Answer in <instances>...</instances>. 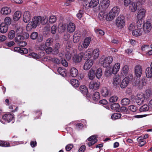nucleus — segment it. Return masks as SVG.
Here are the masks:
<instances>
[{"instance_id": "63", "label": "nucleus", "mask_w": 152, "mask_h": 152, "mask_svg": "<svg viewBox=\"0 0 152 152\" xmlns=\"http://www.w3.org/2000/svg\"><path fill=\"white\" fill-rule=\"evenodd\" d=\"M57 27L56 26H53L51 29V33L53 34L56 33L57 30Z\"/></svg>"}, {"instance_id": "12", "label": "nucleus", "mask_w": 152, "mask_h": 152, "mask_svg": "<svg viewBox=\"0 0 152 152\" xmlns=\"http://www.w3.org/2000/svg\"><path fill=\"white\" fill-rule=\"evenodd\" d=\"M145 99V95L143 93H139L136 97L135 101L138 105H141L142 104Z\"/></svg>"}, {"instance_id": "48", "label": "nucleus", "mask_w": 152, "mask_h": 152, "mask_svg": "<svg viewBox=\"0 0 152 152\" xmlns=\"http://www.w3.org/2000/svg\"><path fill=\"white\" fill-rule=\"evenodd\" d=\"M24 39V37L20 35H17V36L15 38V40L16 42H18V43L21 41L23 40Z\"/></svg>"}, {"instance_id": "54", "label": "nucleus", "mask_w": 152, "mask_h": 152, "mask_svg": "<svg viewBox=\"0 0 152 152\" xmlns=\"http://www.w3.org/2000/svg\"><path fill=\"white\" fill-rule=\"evenodd\" d=\"M118 99V97L115 96H113L111 97L109 99L110 102L114 103L116 102Z\"/></svg>"}, {"instance_id": "16", "label": "nucleus", "mask_w": 152, "mask_h": 152, "mask_svg": "<svg viewBox=\"0 0 152 152\" xmlns=\"http://www.w3.org/2000/svg\"><path fill=\"white\" fill-rule=\"evenodd\" d=\"M134 72L136 77H140L142 73L141 66L139 65L136 66L134 68Z\"/></svg>"}, {"instance_id": "39", "label": "nucleus", "mask_w": 152, "mask_h": 152, "mask_svg": "<svg viewBox=\"0 0 152 152\" xmlns=\"http://www.w3.org/2000/svg\"><path fill=\"white\" fill-rule=\"evenodd\" d=\"M102 75V70L101 68H98L96 71L95 75L98 79L101 77Z\"/></svg>"}, {"instance_id": "37", "label": "nucleus", "mask_w": 152, "mask_h": 152, "mask_svg": "<svg viewBox=\"0 0 152 152\" xmlns=\"http://www.w3.org/2000/svg\"><path fill=\"white\" fill-rule=\"evenodd\" d=\"M129 67L127 65H125L122 69L121 74L124 76H126L128 73Z\"/></svg>"}, {"instance_id": "51", "label": "nucleus", "mask_w": 152, "mask_h": 152, "mask_svg": "<svg viewBox=\"0 0 152 152\" xmlns=\"http://www.w3.org/2000/svg\"><path fill=\"white\" fill-rule=\"evenodd\" d=\"M138 20L137 22V26L138 28H141L144 22L142 21V19H137Z\"/></svg>"}, {"instance_id": "3", "label": "nucleus", "mask_w": 152, "mask_h": 152, "mask_svg": "<svg viewBox=\"0 0 152 152\" xmlns=\"http://www.w3.org/2000/svg\"><path fill=\"white\" fill-rule=\"evenodd\" d=\"M91 41V38L90 37H86L83 41L81 42L78 46V49L82 51L84 49L87 48L89 46Z\"/></svg>"}, {"instance_id": "36", "label": "nucleus", "mask_w": 152, "mask_h": 152, "mask_svg": "<svg viewBox=\"0 0 152 152\" xmlns=\"http://www.w3.org/2000/svg\"><path fill=\"white\" fill-rule=\"evenodd\" d=\"M70 83L72 86L75 87H77L79 85V83L78 80L75 79H72L70 81Z\"/></svg>"}, {"instance_id": "20", "label": "nucleus", "mask_w": 152, "mask_h": 152, "mask_svg": "<svg viewBox=\"0 0 152 152\" xmlns=\"http://www.w3.org/2000/svg\"><path fill=\"white\" fill-rule=\"evenodd\" d=\"M138 6L137 4L135 2H132L129 5V10L133 12H135L137 10Z\"/></svg>"}, {"instance_id": "53", "label": "nucleus", "mask_w": 152, "mask_h": 152, "mask_svg": "<svg viewBox=\"0 0 152 152\" xmlns=\"http://www.w3.org/2000/svg\"><path fill=\"white\" fill-rule=\"evenodd\" d=\"M53 42V39L52 38H49L46 40L45 44L47 46H50L52 44Z\"/></svg>"}, {"instance_id": "60", "label": "nucleus", "mask_w": 152, "mask_h": 152, "mask_svg": "<svg viewBox=\"0 0 152 152\" xmlns=\"http://www.w3.org/2000/svg\"><path fill=\"white\" fill-rule=\"evenodd\" d=\"M83 12H84L83 10H80L79 11L78 13L77 14L76 16L79 19H81Z\"/></svg>"}, {"instance_id": "49", "label": "nucleus", "mask_w": 152, "mask_h": 152, "mask_svg": "<svg viewBox=\"0 0 152 152\" xmlns=\"http://www.w3.org/2000/svg\"><path fill=\"white\" fill-rule=\"evenodd\" d=\"M15 36V32L13 30L10 31L8 33V38L10 39H12Z\"/></svg>"}, {"instance_id": "35", "label": "nucleus", "mask_w": 152, "mask_h": 152, "mask_svg": "<svg viewBox=\"0 0 152 152\" xmlns=\"http://www.w3.org/2000/svg\"><path fill=\"white\" fill-rule=\"evenodd\" d=\"M66 28V25L65 24L60 23L58 27V31L60 33H63L65 31Z\"/></svg>"}, {"instance_id": "64", "label": "nucleus", "mask_w": 152, "mask_h": 152, "mask_svg": "<svg viewBox=\"0 0 152 152\" xmlns=\"http://www.w3.org/2000/svg\"><path fill=\"white\" fill-rule=\"evenodd\" d=\"M120 110L121 112L125 113H126L128 109L126 107L123 106L120 108Z\"/></svg>"}, {"instance_id": "2", "label": "nucleus", "mask_w": 152, "mask_h": 152, "mask_svg": "<svg viewBox=\"0 0 152 152\" xmlns=\"http://www.w3.org/2000/svg\"><path fill=\"white\" fill-rule=\"evenodd\" d=\"M99 50L96 48L93 50L91 49H88L85 53L84 55L88 56V59L91 57L92 56L94 59L98 58L99 56Z\"/></svg>"}, {"instance_id": "23", "label": "nucleus", "mask_w": 152, "mask_h": 152, "mask_svg": "<svg viewBox=\"0 0 152 152\" xmlns=\"http://www.w3.org/2000/svg\"><path fill=\"white\" fill-rule=\"evenodd\" d=\"M121 80L120 76L118 75H115L114 76L113 83L115 86L118 85L120 82Z\"/></svg>"}, {"instance_id": "11", "label": "nucleus", "mask_w": 152, "mask_h": 152, "mask_svg": "<svg viewBox=\"0 0 152 152\" xmlns=\"http://www.w3.org/2000/svg\"><path fill=\"white\" fill-rule=\"evenodd\" d=\"M100 86V83L97 81H92L89 84V88L93 90L98 89Z\"/></svg>"}, {"instance_id": "30", "label": "nucleus", "mask_w": 152, "mask_h": 152, "mask_svg": "<svg viewBox=\"0 0 152 152\" xmlns=\"http://www.w3.org/2000/svg\"><path fill=\"white\" fill-rule=\"evenodd\" d=\"M68 31L70 33L73 32L75 29V26L74 24L70 22L68 25Z\"/></svg>"}, {"instance_id": "38", "label": "nucleus", "mask_w": 152, "mask_h": 152, "mask_svg": "<svg viewBox=\"0 0 152 152\" xmlns=\"http://www.w3.org/2000/svg\"><path fill=\"white\" fill-rule=\"evenodd\" d=\"M146 75L148 78L152 77V70L150 67H148L146 69Z\"/></svg>"}, {"instance_id": "8", "label": "nucleus", "mask_w": 152, "mask_h": 152, "mask_svg": "<svg viewBox=\"0 0 152 152\" xmlns=\"http://www.w3.org/2000/svg\"><path fill=\"white\" fill-rule=\"evenodd\" d=\"M99 3V0H91L89 3V5L87 6V4L84 5L83 8L86 10L88 9L89 7L94 8L97 6Z\"/></svg>"}, {"instance_id": "41", "label": "nucleus", "mask_w": 152, "mask_h": 152, "mask_svg": "<svg viewBox=\"0 0 152 152\" xmlns=\"http://www.w3.org/2000/svg\"><path fill=\"white\" fill-rule=\"evenodd\" d=\"M111 12H110L106 16V20L108 21H110L113 19L115 17L113 15Z\"/></svg>"}, {"instance_id": "24", "label": "nucleus", "mask_w": 152, "mask_h": 152, "mask_svg": "<svg viewBox=\"0 0 152 152\" xmlns=\"http://www.w3.org/2000/svg\"><path fill=\"white\" fill-rule=\"evenodd\" d=\"M70 75L73 77H76L78 74V72L77 69L75 67H72L69 71Z\"/></svg>"}, {"instance_id": "50", "label": "nucleus", "mask_w": 152, "mask_h": 152, "mask_svg": "<svg viewBox=\"0 0 152 152\" xmlns=\"http://www.w3.org/2000/svg\"><path fill=\"white\" fill-rule=\"evenodd\" d=\"M149 107L147 105L144 104L141 107L140 110V112L147 111L148 110Z\"/></svg>"}, {"instance_id": "18", "label": "nucleus", "mask_w": 152, "mask_h": 152, "mask_svg": "<svg viewBox=\"0 0 152 152\" xmlns=\"http://www.w3.org/2000/svg\"><path fill=\"white\" fill-rule=\"evenodd\" d=\"M96 138V135H93L90 137L88 139V140L89 141L88 144L89 146H91L97 142V140Z\"/></svg>"}, {"instance_id": "45", "label": "nucleus", "mask_w": 152, "mask_h": 152, "mask_svg": "<svg viewBox=\"0 0 152 152\" xmlns=\"http://www.w3.org/2000/svg\"><path fill=\"white\" fill-rule=\"evenodd\" d=\"M120 105L118 103L113 104L111 106V108L113 110L118 111L119 110Z\"/></svg>"}, {"instance_id": "29", "label": "nucleus", "mask_w": 152, "mask_h": 152, "mask_svg": "<svg viewBox=\"0 0 152 152\" xmlns=\"http://www.w3.org/2000/svg\"><path fill=\"white\" fill-rule=\"evenodd\" d=\"M80 90L84 95H87L88 93L87 88L84 85H81L80 87Z\"/></svg>"}, {"instance_id": "58", "label": "nucleus", "mask_w": 152, "mask_h": 152, "mask_svg": "<svg viewBox=\"0 0 152 152\" xmlns=\"http://www.w3.org/2000/svg\"><path fill=\"white\" fill-rule=\"evenodd\" d=\"M10 144L9 142L6 141H2L1 146L8 147H10Z\"/></svg>"}, {"instance_id": "47", "label": "nucleus", "mask_w": 152, "mask_h": 152, "mask_svg": "<svg viewBox=\"0 0 152 152\" xmlns=\"http://www.w3.org/2000/svg\"><path fill=\"white\" fill-rule=\"evenodd\" d=\"M4 23L6 24L8 26L10 25L12 22V20L9 17H6L4 19Z\"/></svg>"}, {"instance_id": "27", "label": "nucleus", "mask_w": 152, "mask_h": 152, "mask_svg": "<svg viewBox=\"0 0 152 152\" xmlns=\"http://www.w3.org/2000/svg\"><path fill=\"white\" fill-rule=\"evenodd\" d=\"M101 93L102 96L104 97H106L109 96V91L106 87H104L101 89Z\"/></svg>"}, {"instance_id": "59", "label": "nucleus", "mask_w": 152, "mask_h": 152, "mask_svg": "<svg viewBox=\"0 0 152 152\" xmlns=\"http://www.w3.org/2000/svg\"><path fill=\"white\" fill-rule=\"evenodd\" d=\"M111 10L112 11V12L115 13V14L118 15L119 11V9L117 7H113Z\"/></svg>"}, {"instance_id": "15", "label": "nucleus", "mask_w": 152, "mask_h": 152, "mask_svg": "<svg viewBox=\"0 0 152 152\" xmlns=\"http://www.w3.org/2000/svg\"><path fill=\"white\" fill-rule=\"evenodd\" d=\"M31 18V15L28 11H26L24 13L23 16V21L25 23L28 22Z\"/></svg>"}, {"instance_id": "33", "label": "nucleus", "mask_w": 152, "mask_h": 152, "mask_svg": "<svg viewBox=\"0 0 152 152\" xmlns=\"http://www.w3.org/2000/svg\"><path fill=\"white\" fill-rule=\"evenodd\" d=\"M103 10H101V12H99L98 15V18L101 20H103L104 19H106V16L107 15L105 13Z\"/></svg>"}, {"instance_id": "31", "label": "nucleus", "mask_w": 152, "mask_h": 152, "mask_svg": "<svg viewBox=\"0 0 152 152\" xmlns=\"http://www.w3.org/2000/svg\"><path fill=\"white\" fill-rule=\"evenodd\" d=\"M142 31L140 28H138L137 29H135L132 32V34L135 37L140 36L142 35Z\"/></svg>"}, {"instance_id": "40", "label": "nucleus", "mask_w": 152, "mask_h": 152, "mask_svg": "<svg viewBox=\"0 0 152 152\" xmlns=\"http://www.w3.org/2000/svg\"><path fill=\"white\" fill-rule=\"evenodd\" d=\"M58 72L59 74L63 77L66 75V70L64 68L59 67L58 69Z\"/></svg>"}, {"instance_id": "56", "label": "nucleus", "mask_w": 152, "mask_h": 152, "mask_svg": "<svg viewBox=\"0 0 152 152\" xmlns=\"http://www.w3.org/2000/svg\"><path fill=\"white\" fill-rule=\"evenodd\" d=\"M38 37V33L36 32H33L30 35V37L32 39H36Z\"/></svg>"}, {"instance_id": "55", "label": "nucleus", "mask_w": 152, "mask_h": 152, "mask_svg": "<svg viewBox=\"0 0 152 152\" xmlns=\"http://www.w3.org/2000/svg\"><path fill=\"white\" fill-rule=\"evenodd\" d=\"M56 20V16L54 15L51 16L49 18V21L51 23H53L55 22Z\"/></svg>"}, {"instance_id": "42", "label": "nucleus", "mask_w": 152, "mask_h": 152, "mask_svg": "<svg viewBox=\"0 0 152 152\" xmlns=\"http://www.w3.org/2000/svg\"><path fill=\"white\" fill-rule=\"evenodd\" d=\"M60 47V44L58 43H56L55 45V49L53 52V53L54 54H57L59 52L58 49Z\"/></svg>"}, {"instance_id": "9", "label": "nucleus", "mask_w": 152, "mask_h": 152, "mask_svg": "<svg viewBox=\"0 0 152 152\" xmlns=\"http://www.w3.org/2000/svg\"><path fill=\"white\" fill-rule=\"evenodd\" d=\"M132 75H131L130 77L127 76L124 78L121 82V87L122 88H125L129 83V81L132 79Z\"/></svg>"}, {"instance_id": "6", "label": "nucleus", "mask_w": 152, "mask_h": 152, "mask_svg": "<svg viewBox=\"0 0 152 152\" xmlns=\"http://www.w3.org/2000/svg\"><path fill=\"white\" fill-rule=\"evenodd\" d=\"M110 1L109 0H102L101 1L98 6V10H105L109 6Z\"/></svg>"}, {"instance_id": "22", "label": "nucleus", "mask_w": 152, "mask_h": 152, "mask_svg": "<svg viewBox=\"0 0 152 152\" xmlns=\"http://www.w3.org/2000/svg\"><path fill=\"white\" fill-rule=\"evenodd\" d=\"M8 26L4 23L0 24V32L2 33H6L8 30Z\"/></svg>"}, {"instance_id": "28", "label": "nucleus", "mask_w": 152, "mask_h": 152, "mask_svg": "<svg viewBox=\"0 0 152 152\" xmlns=\"http://www.w3.org/2000/svg\"><path fill=\"white\" fill-rule=\"evenodd\" d=\"M82 34L80 32L76 33L73 36V40L74 43H76L78 42L81 37Z\"/></svg>"}, {"instance_id": "7", "label": "nucleus", "mask_w": 152, "mask_h": 152, "mask_svg": "<svg viewBox=\"0 0 152 152\" xmlns=\"http://www.w3.org/2000/svg\"><path fill=\"white\" fill-rule=\"evenodd\" d=\"M2 120L0 121L3 124H6V123H9L12 121L14 118L13 114H7L3 115L2 116Z\"/></svg>"}, {"instance_id": "52", "label": "nucleus", "mask_w": 152, "mask_h": 152, "mask_svg": "<svg viewBox=\"0 0 152 152\" xmlns=\"http://www.w3.org/2000/svg\"><path fill=\"white\" fill-rule=\"evenodd\" d=\"M136 26L134 23H131L129 24L128 26V29L130 31H133L135 28Z\"/></svg>"}, {"instance_id": "14", "label": "nucleus", "mask_w": 152, "mask_h": 152, "mask_svg": "<svg viewBox=\"0 0 152 152\" xmlns=\"http://www.w3.org/2000/svg\"><path fill=\"white\" fill-rule=\"evenodd\" d=\"M87 61L85 62L83 66V69L85 70L89 69L92 66L94 61L92 59H88V57H86Z\"/></svg>"}, {"instance_id": "19", "label": "nucleus", "mask_w": 152, "mask_h": 152, "mask_svg": "<svg viewBox=\"0 0 152 152\" xmlns=\"http://www.w3.org/2000/svg\"><path fill=\"white\" fill-rule=\"evenodd\" d=\"M11 10L10 7H2L1 10V14L3 15H7L10 13Z\"/></svg>"}, {"instance_id": "25", "label": "nucleus", "mask_w": 152, "mask_h": 152, "mask_svg": "<svg viewBox=\"0 0 152 152\" xmlns=\"http://www.w3.org/2000/svg\"><path fill=\"white\" fill-rule=\"evenodd\" d=\"M21 12L20 11L15 12L13 15V19L14 21H18L21 16Z\"/></svg>"}, {"instance_id": "21", "label": "nucleus", "mask_w": 152, "mask_h": 152, "mask_svg": "<svg viewBox=\"0 0 152 152\" xmlns=\"http://www.w3.org/2000/svg\"><path fill=\"white\" fill-rule=\"evenodd\" d=\"M12 50L21 53L26 54L28 53V50L25 48L15 47L13 48V50Z\"/></svg>"}, {"instance_id": "26", "label": "nucleus", "mask_w": 152, "mask_h": 152, "mask_svg": "<svg viewBox=\"0 0 152 152\" xmlns=\"http://www.w3.org/2000/svg\"><path fill=\"white\" fill-rule=\"evenodd\" d=\"M120 67V64L116 63L113 66L112 69V72L113 74H116L118 71Z\"/></svg>"}, {"instance_id": "57", "label": "nucleus", "mask_w": 152, "mask_h": 152, "mask_svg": "<svg viewBox=\"0 0 152 152\" xmlns=\"http://www.w3.org/2000/svg\"><path fill=\"white\" fill-rule=\"evenodd\" d=\"M29 56H30L32 57V58H35V59H39L41 57L40 56H39L37 54L33 53H30L29 54Z\"/></svg>"}, {"instance_id": "61", "label": "nucleus", "mask_w": 152, "mask_h": 152, "mask_svg": "<svg viewBox=\"0 0 152 152\" xmlns=\"http://www.w3.org/2000/svg\"><path fill=\"white\" fill-rule=\"evenodd\" d=\"M128 109L132 112H135L137 110V107L134 105H130L128 107Z\"/></svg>"}, {"instance_id": "1", "label": "nucleus", "mask_w": 152, "mask_h": 152, "mask_svg": "<svg viewBox=\"0 0 152 152\" xmlns=\"http://www.w3.org/2000/svg\"><path fill=\"white\" fill-rule=\"evenodd\" d=\"M45 18L46 17L42 18L40 16L34 17L32 21L29 22L27 25L26 27V30L29 31L32 29L36 28L40 22L44 24L47 21V19H46Z\"/></svg>"}, {"instance_id": "4", "label": "nucleus", "mask_w": 152, "mask_h": 152, "mask_svg": "<svg viewBox=\"0 0 152 152\" xmlns=\"http://www.w3.org/2000/svg\"><path fill=\"white\" fill-rule=\"evenodd\" d=\"M115 22L117 27L119 28H122L125 25V18L124 16L120 15L116 18Z\"/></svg>"}, {"instance_id": "10", "label": "nucleus", "mask_w": 152, "mask_h": 152, "mask_svg": "<svg viewBox=\"0 0 152 152\" xmlns=\"http://www.w3.org/2000/svg\"><path fill=\"white\" fill-rule=\"evenodd\" d=\"M144 32L146 33H149L152 28L151 24L149 21H146L144 22L142 25Z\"/></svg>"}, {"instance_id": "17", "label": "nucleus", "mask_w": 152, "mask_h": 152, "mask_svg": "<svg viewBox=\"0 0 152 152\" xmlns=\"http://www.w3.org/2000/svg\"><path fill=\"white\" fill-rule=\"evenodd\" d=\"M84 55V56H86L84 55L83 53L82 52L77 55H75L73 57V61L76 63L80 62L82 58Z\"/></svg>"}, {"instance_id": "46", "label": "nucleus", "mask_w": 152, "mask_h": 152, "mask_svg": "<svg viewBox=\"0 0 152 152\" xmlns=\"http://www.w3.org/2000/svg\"><path fill=\"white\" fill-rule=\"evenodd\" d=\"M121 116V114L118 113H115L111 116V118L113 120H116L120 118Z\"/></svg>"}, {"instance_id": "5", "label": "nucleus", "mask_w": 152, "mask_h": 152, "mask_svg": "<svg viewBox=\"0 0 152 152\" xmlns=\"http://www.w3.org/2000/svg\"><path fill=\"white\" fill-rule=\"evenodd\" d=\"M101 64L104 67H108L112 62L113 58L112 57L108 56L104 59L101 58L100 59Z\"/></svg>"}, {"instance_id": "13", "label": "nucleus", "mask_w": 152, "mask_h": 152, "mask_svg": "<svg viewBox=\"0 0 152 152\" xmlns=\"http://www.w3.org/2000/svg\"><path fill=\"white\" fill-rule=\"evenodd\" d=\"M146 10L144 8H141L138 11L136 18L137 19H142L145 16Z\"/></svg>"}, {"instance_id": "32", "label": "nucleus", "mask_w": 152, "mask_h": 152, "mask_svg": "<svg viewBox=\"0 0 152 152\" xmlns=\"http://www.w3.org/2000/svg\"><path fill=\"white\" fill-rule=\"evenodd\" d=\"M72 52V51L71 49H69V48H66V52L65 53V56L66 59L68 60H70L71 58Z\"/></svg>"}, {"instance_id": "34", "label": "nucleus", "mask_w": 152, "mask_h": 152, "mask_svg": "<svg viewBox=\"0 0 152 152\" xmlns=\"http://www.w3.org/2000/svg\"><path fill=\"white\" fill-rule=\"evenodd\" d=\"M88 78L90 80H93L95 77V72L92 69H91L88 72Z\"/></svg>"}, {"instance_id": "43", "label": "nucleus", "mask_w": 152, "mask_h": 152, "mask_svg": "<svg viewBox=\"0 0 152 152\" xmlns=\"http://www.w3.org/2000/svg\"><path fill=\"white\" fill-rule=\"evenodd\" d=\"M130 102L129 99L127 98H124L121 101V104L123 105H127Z\"/></svg>"}, {"instance_id": "44", "label": "nucleus", "mask_w": 152, "mask_h": 152, "mask_svg": "<svg viewBox=\"0 0 152 152\" xmlns=\"http://www.w3.org/2000/svg\"><path fill=\"white\" fill-rule=\"evenodd\" d=\"M100 98L99 93L98 92H95L93 95V99L94 100L97 101H98Z\"/></svg>"}, {"instance_id": "62", "label": "nucleus", "mask_w": 152, "mask_h": 152, "mask_svg": "<svg viewBox=\"0 0 152 152\" xmlns=\"http://www.w3.org/2000/svg\"><path fill=\"white\" fill-rule=\"evenodd\" d=\"M95 32L97 34H99L101 35H103L104 34V31L99 29H96L95 30Z\"/></svg>"}]
</instances>
